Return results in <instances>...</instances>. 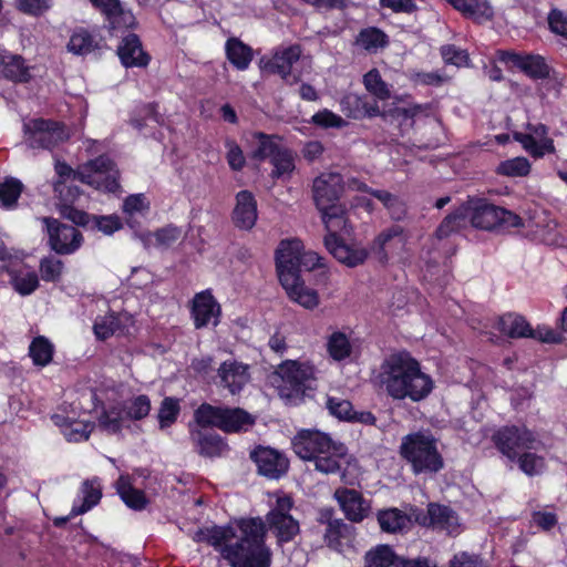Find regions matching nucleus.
I'll return each instance as SVG.
<instances>
[{"mask_svg": "<svg viewBox=\"0 0 567 567\" xmlns=\"http://www.w3.org/2000/svg\"><path fill=\"white\" fill-rule=\"evenodd\" d=\"M54 173L52 187L56 208L62 218L71 220V165L54 156Z\"/></svg>", "mask_w": 567, "mask_h": 567, "instance_id": "aec40b11", "label": "nucleus"}, {"mask_svg": "<svg viewBox=\"0 0 567 567\" xmlns=\"http://www.w3.org/2000/svg\"><path fill=\"white\" fill-rule=\"evenodd\" d=\"M327 352L334 361H343L352 353V344L342 331L332 332L327 340Z\"/></svg>", "mask_w": 567, "mask_h": 567, "instance_id": "603ef678", "label": "nucleus"}, {"mask_svg": "<svg viewBox=\"0 0 567 567\" xmlns=\"http://www.w3.org/2000/svg\"><path fill=\"white\" fill-rule=\"evenodd\" d=\"M326 408L329 413L340 421L349 422L353 412V405L349 400L328 396Z\"/></svg>", "mask_w": 567, "mask_h": 567, "instance_id": "0e129e2a", "label": "nucleus"}, {"mask_svg": "<svg viewBox=\"0 0 567 567\" xmlns=\"http://www.w3.org/2000/svg\"><path fill=\"white\" fill-rule=\"evenodd\" d=\"M125 402L117 401L102 409L97 421L99 426L109 434H118L123 430Z\"/></svg>", "mask_w": 567, "mask_h": 567, "instance_id": "4c0bfd02", "label": "nucleus"}, {"mask_svg": "<svg viewBox=\"0 0 567 567\" xmlns=\"http://www.w3.org/2000/svg\"><path fill=\"white\" fill-rule=\"evenodd\" d=\"M379 379L386 394L395 401L419 403L427 399L435 386L421 362L406 350L393 352L382 361Z\"/></svg>", "mask_w": 567, "mask_h": 567, "instance_id": "7ed1b4c3", "label": "nucleus"}, {"mask_svg": "<svg viewBox=\"0 0 567 567\" xmlns=\"http://www.w3.org/2000/svg\"><path fill=\"white\" fill-rule=\"evenodd\" d=\"M240 535L230 524L198 528L193 540L217 550L230 567H271L272 553L266 543L267 528L260 517L239 518Z\"/></svg>", "mask_w": 567, "mask_h": 567, "instance_id": "f257e3e1", "label": "nucleus"}, {"mask_svg": "<svg viewBox=\"0 0 567 567\" xmlns=\"http://www.w3.org/2000/svg\"><path fill=\"white\" fill-rule=\"evenodd\" d=\"M301 54V45L297 43L277 49L266 62L265 70L271 74L279 75L284 81H288L291 76L292 65L299 61Z\"/></svg>", "mask_w": 567, "mask_h": 567, "instance_id": "b1692460", "label": "nucleus"}, {"mask_svg": "<svg viewBox=\"0 0 567 567\" xmlns=\"http://www.w3.org/2000/svg\"><path fill=\"white\" fill-rule=\"evenodd\" d=\"M1 274H7L12 288L21 296H29L39 287V277L34 271L24 272V266L8 264L0 267Z\"/></svg>", "mask_w": 567, "mask_h": 567, "instance_id": "bb28decb", "label": "nucleus"}, {"mask_svg": "<svg viewBox=\"0 0 567 567\" xmlns=\"http://www.w3.org/2000/svg\"><path fill=\"white\" fill-rule=\"evenodd\" d=\"M181 413L179 399L175 396H165L157 412L159 429L171 427L178 419Z\"/></svg>", "mask_w": 567, "mask_h": 567, "instance_id": "4d7b16f0", "label": "nucleus"}, {"mask_svg": "<svg viewBox=\"0 0 567 567\" xmlns=\"http://www.w3.org/2000/svg\"><path fill=\"white\" fill-rule=\"evenodd\" d=\"M196 441L197 451L202 456L216 457L220 456L223 450L226 447V443L223 437L217 433H204L198 431L196 434H192Z\"/></svg>", "mask_w": 567, "mask_h": 567, "instance_id": "a18cd8bd", "label": "nucleus"}, {"mask_svg": "<svg viewBox=\"0 0 567 567\" xmlns=\"http://www.w3.org/2000/svg\"><path fill=\"white\" fill-rule=\"evenodd\" d=\"M102 484L97 476L85 480L78 491L79 505H73V517L95 507L102 498Z\"/></svg>", "mask_w": 567, "mask_h": 567, "instance_id": "7c9ffc66", "label": "nucleus"}, {"mask_svg": "<svg viewBox=\"0 0 567 567\" xmlns=\"http://www.w3.org/2000/svg\"><path fill=\"white\" fill-rule=\"evenodd\" d=\"M548 29L551 33L567 40V13L553 8L547 16Z\"/></svg>", "mask_w": 567, "mask_h": 567, "instance_id": "774afa93", "label": "nucleus"}, {"mask_svg": "<svg viewBox=\"0 0 567 567\" xmlns=\"http://www.w3.org/2000/svg\"><path fill=\"white\" fill-rule=\"evenodd\" d=\"M424 107L420 104H414L410 107H394L390 111L389 116L392 123H396L401 134L413 128L415 116L421 113Z\"/></svg>", "mask_w": 567, "mask_h": 567, "instance_id": "5fc2aeb1", "label": "nucleus"}, {"mask_svg": "<svg viewBox=\"0 0 567 567\" xmlns=\"http://www.w3.org/2000/svg\"><path fill=\"white\" fill-rule=\"evenodd\" d=\"M121 64L126 69L147 68L152 56L144 50L141 38L133 32L124 35L116 49Z\"/></svg>", "mask_w": 567, "mask_h": 567, "instance_id": "412c9836", "label": "nucleus"}, {"mask_svg": "<svg viewBox=\"0 0 567 567\" xmlns=\"http://www.w3.org/2000/svg\"><path fill=\"white\" fill-rule=\"evenodd\" d=\"M526 133L515 132L513 137L535 159L556 153L554 140L548 136L549 128L543 123H527Z\"/></svg>", "mask_w": 567, "mask_h": 567, "instance_id": "4468645a", "label": "nucleus"}, {"mask_svg": "<svg viewBox=\"0 0 567 567\" xmlns=\"http://www.w3.org/2000/svg\"><path fill=\"white\" fill-rule=\"evenodd\" d=\"M321 218L327 230L323 240L327 250L348 267L362 265L368 258V250L357 245L347 244L343 237L349 236L352 231L346 207L332 206V208L321 212Z\"/></svg>", "mask_w": 567, "mask_h": 567, "instance_id": "39448f33", "label": "nucleus"}, {"mask_svg": "<svg viewBox=\"0 0 567 567\" xmlns=\"http://www.w3.org/2000/svg\"><path fill=\"white\" fill-rule=\"evenodd\" d=\"M279 374L282 380L281 393L288 399H302L316 380L315 367L309 362L285 361L279 367Z\"/></svg>", "mask_w": 567, "mask_h": 567, "instance_id": "9b49d317", "label": "nucleus"}, {"mask_svg": "<svg viewBox=\"0 0 567 567\" xmlns=\"http://www.w3.org/2000/svg\"><path fill=\"white\" fill-rule=\"evenodd\" d=\"M491 442L497 452L507 461L514 462L515 457L525 450L536 447L537 437L526 425H503L495 430Z\"/></svg>", "mask_w": 567, "mask_h": 567, "instance_id": "1a4fd4ad", "label": "nucleus"}, {"mask_svg": "<svg viewBox=\"0 0 567 567\" xmlns=\"http://www.w3.org/2000/svg\"><path fill=\"white\" fill-rule=\"evenodd\" d=\"M355 44L368 52H377L389 45V37L378 27H367L359 31Z\"/></svg>", "mask_w": 567, "mask_h": 567, "instance_id": "79ce46f5", "label": "nucleus"}, {"mask_svg": "<svg viewBox=\"0 0 567 567\" xmlns=\"http://www.w3.org/2000/svg\"><path fill=\"white\" fill-rule=\"evenodd\" d=\"M102 38L83 28L73 31V54L86 55L101 48Z\"/></svg>", "mask_w": 567, "mask_h": 567, "instance_id": "8fccbe9b", "label": "nucleus"}, {"mask_svg": "<svg viewBox=\"0 0 567 567\" xmlns=\"http://www.w3.org/2000/svg\"><path fill=\"white\" fill-rule=\"evenodd\" d=\"M258 218L257 200L255 195L247 189L236 194V205L231 213L234 225L241 230H250Z\"/></svg>", "mask_w": 567, "mask_h": 567, "instance_id": "4be33fe9", "label": "nucleus"}, {"mask_svg": "<svg viewBox=\"0 0 567 567\" xmlns=\"http://www.w3.org/2000/svg\"><path fill=\"white\" fill-rule=\"evenodd\" d=\"M223 408L204 402L194 411V421L203 429H219Z\"/></svg>", "mask_w": 567, "mask_h": 567, "instance_id": "6e6d98bb", "label": "nucleus"}, {"mask_svg": "<svg viewBox=\"0 0 567 567\" xmlns=\"http://www.w3.org/2000/svg\"><path fill=\"white\" fill-rule=\"evenodd\" d=\"M189 312L193 324L198 330L208 326L217 327L223 315L221 306L210 289L195 293L190 301Z\"/></svg>", "mask_w": 567, "mask_h": 567, "instance_id": "2eb2a0df", "label": "nucleus"}, {"mask_svg": "<svg viewBox=\"0 0 567 567\" xmlns=\"http://www.w3.org/2000/svg\"><path fill=\"white\" fill-rule=\"evenodd\" d=\"M255 424V417L240 408H223L219 430L225 433L246 432Z\"/></svg>", "mask_w": 567, "mask_h": 567, "instance_id": "c9c22d12", "label": "nucleus"}, {"mask_svg": "<svg viewBox=\"0 0 567 567\" xmlns=\"http://www.w3.org/2000/svg\"><path fill=\"white\" fill-rule=\"evenodd\" d=\"M120 171L106 174H81V181L93 186L95 189L100 192L109 194L121 193L122 187L120 184Z\"/></svg>", "mask_w": 567, "mask_h": 567, "instance_id": "c03bdc74", "label": "nucleus"}, {"mask_svg": "<svg viewBox=\"0 0 567 567\" xmlns=\"http://www.w3.org/2000/svg\"><path fill=\"white\" fill-rule=\"evenodd\" d=\"M309 123L321 128H343L348 125L344 118L328 109L315 113Z\"/></svg>", "mask_w": 567, "mask_h": 567, "instance_id": "680f3d73", "label": "nucleus"}, {"mask_svg": "<svg viewBox=\"0 0 567 567\" xmlns=\"http://www.w3.org/2000/svg\"><path fill=\"white\" fill-rule=\"evenodd\" d=\"M292 507V497L282 495L277 497L275 506L266 514V527L275 534L279 544L292 542L300 533L299 522L290 514Z\"/></svg>", "mask_w": 567, "mask_h": 567, "instance_id": "9d476101", "label": "nucleus"}, {"mask_svg": "<svg viewBox=\"0 0 567 567\" xmlns=\"http://www.w3.org/2000/svg\"><path fill=\"white\" fill-rule=\"evenodd\" d=\"M400 455L410 465L413 474L437 473L444 460L437 449V440L430 431H417L402 437Z\"/></svg>", "mask_w": 567, "mask_h": 567, "instance_id": "423d86ee", "label": "nucleus"}, {"mask_svg": "<svg viewBox=\"0 0 567 567\" xmlns=\"http://www.w3.org/2000/svg\"><path fill=\"white\" fill-rule=\"evenodd\" d=\"M291 447L298 457L313 462L315 470L326 475L340 472L341 461L348 455L344 443L317 429L299 430L291 440Z\"/></svg>", "mask_w": 567, "mask_h": 567, "instance_id": "20e7f679", "label": "nucleus"}, {"mask_svg": "<svg viewBox=\"0 0 567 567\" xmlns=\"http://www.w3.org/2000/svg\"><path fill=\"white\" fill-rule=\"evenodd\" d=\"M467 218L466 207L463 203L443 218L435 230V237L437 239H444L460 231L465 226Z\"/></svg>", "mask_w": 567, "mask_h": 567, "instance_id": "37998d69", "label": "nucleus"}, {"mask_svg": "<svg viewBox=\"0 0 567 567\" xmlns=\"http://www.w3.org/2000/svg\"><path fill=\"white\" fill-rule=\"evenodd\" d=\"M220 384L231 394L239 393L249 380L248 367L237 361H225L218 369Z\"/></svg>", "mask_w": 567, "mask_h": 567, "instance_id": "cd10ccee", "label": "nucleus"}, {"mask_svg": "<svg viewBox=\"0 0 567 567\" xmlns=\"http://www.w3.org/2000/svg\"><path fill=\"white\" fill-rule=\"evenodd\" d=\"M440 53L446 64L455 65L457 68L465 66L470 62V56L466 50H463L455 44H445L440 48Z\"/></svg>", "mask_w": 567, "mask_h": 567, "instance_id": "e2e57ef3", "label": "nucleus"}, {"mask_svg": "<svg viewBox=\"0 0 567 567\" xmlns=\"http://www.w3.org/2000/svg\"><path fill=\"white\" fill-rule=\"evenodd\" d=\"M249 456L256 464L258 474L269 480H279L289 470V460L282 452L272 447L258 445Z\"/></svg>", "mask_w": 567, "mask_h": 567, "instance_id": "dca6fc26", "label": "nucleus"}, {"mask_svg": "<svg viewBox=\"0 0 567 567\" xmlns=\"http://www.w3.org/2000/svg\"><path fill=\"white\" fill-rule=\"evenodd\" d=\"M48 235V245L58 255L71 254V238L68 231L70 227L53 217H43Z\"/></svg>", "mask_w": 567, "mask_h": 567, "instance_id": "c85d7f7f", "label": "nucleus"}, {"mask_svg": "<svg viewBox=\"0 0 567 567\" xmlns=\"http://www.w3.org/2000/svg\"><path fill=\"white\" fill-rule=\"evenodd\" d=\"M148 236H153L155 238L158 247L167 248L181 238L182 229L173 224H168L156 229L154 233H150Z\"/></svg>", "mask_w": 567, "mask_h": 567, "instance_id": "338daca9", "label": "nucleus"}, {"mask_svg": "<svg viewBox=\"0 0 567 567\" xmlns=\"http://www.w3.org/2000/svg\"><path fill=\"white\" fill-rule=\"evenodd\" d=\"M497 329L512 339L529 338L533 328L525 317L516 313L503 315L497 323Z\"/></svg>", "mask_w": 567, "mask_h": 567, "instance_id": "58836bf2", "label": "nucleus"}, {"mask_svg": "<svg viewBox=\"0 0 567 567\" xmlns=\"http://www.w3.org/2000/svg\"><path fill=\"white\" fill-rule=\"evenodd\" d=\"M498 59L506 65L518 69L534 81L550 76L551 66L540 54L502 50L498 51Z\"/></svg>", "mask_w": 567, "mask_h": 567, "instance_id": "ddd939ff", "label": "nucleus"}, {"mask_svg": "<svg viewBox=\"0 0 567 567\" xmlns=\"http://www.w3.org/2000/svg\"><path fill=\"white\" fill-rule=\"evenodd\" d=\"M495 172L501 176L525 177L530 173V163L526 157L518 156L502 161Z\"/></svg>", "mask_w": 567, "mask_h": 567, "instance_id": "bf43d9fd", "label": "nucleus"}, {"mask_svg": "<svg viewBox=\"0 0 567 567\" xmlns=\"http://www.w3.org/2000/svg\"><path fill=\"white\" fill-rule=\"evenodd\" d=\"M125 402V419L130 421H141L148 416L152 404L148 395L140 394Z\"/></svg>", "mask_w": 567, "mask_h": 567, "instance_id": "052dcab7", "label": "nucleus"}, {"mask_svg": "<svg viewBox=\"0 0 567 567\" xmlns=\"http://www.w3.org/2000/svg\"><path fill=\"white\" fill-rule=\"evenodd\" d=\"M355 536L353 525L344 523L343 519H334L326 527L323 540L330 549L343 553L346 548L353 547Z\"/></svg>", "mask_w": 567, "mask_h": 567, "instance_id": "393cba45", "label": "nucleus"}, {"mask_svg": "<svg viewBox=\"0 0 567 567\" xmlns=\"http://www.w3.org/2000/svg\"><path fill=\"white\" fill-rule=\"evenodd\" d=\"M399 555L389 544L371 547L363 556V567H394Z\"/></svg>", "mask_w": 567, "mask_h": 567, "instance_id": "ea45409f", "label": "nucleus"}, {"mask_svg": "<svg viewBox=\"0 0 567 567\" xmlns=\"http://www.w3.org/2000/svg\"><path fill=\"white\" fill-rule=\"evenodd\" d=\"M225 55L236 70L245 71L254 59V50L239 38L230 37L225 43Z\"/></svg>", "mask_w": 567, "mask_h": 567, "instance_id": "e433bc0d", "label": "nucleus"}, {"mask_svg": "<svg viewBox=\"0 0 567 567\" xmlns=\"http://www.w3.org/2000/svg\"><path fill=\"white\" fill-rule=\"evenodd\" d=\"M109 23L112 31L133 30L137 27L135 16L126 10L121 0H89Z\"/></svg>", "mask_w": 567, "mask_h": 567, "instance_id": "a211bd4d", "label": "nucleus"}, {"mask_svg": "<svg viewBox=\"0 0 567 567\" xmlns=\"http://www.w3.org/2000/svg\"><path fill=\"white\" fill-rule=\"evenodd\" d=\"M323 258L315 251H305L299 239H284L279 243L276 254V270L288 298L301 307L312 310L319 305L317 290L306 286L302 271L322 268Z\"/></svg>", "mask_w": 567, "mask_h": 567, "instance_id": "f03ea898", "label": "nucleus"}, {"mask_svg": "<svg viewBox=\"0 0 567 567\" xmlns=\"http://www.w3.org/2000/svg\"><path fill=\"white\" fill-rule=\"evenodd\" d=\"M73 225L84 230L101 231L112 235L122 228L121 219L115 215L96 216L73 207Z\"/></svg>", "mask_w": 567, "mask_h": 567, "instance_id": "a878e982", "label": "nucleus"}, {"mask_svg": "<svg viewBox=\"0 0 567 567\" xmlns=\"http://www.w3.org/2000/svg\"><path fill=\"white\" fill-rule=\"evenodd\" d=\"M23 135L28 147L48 151H52L69 137L64 123L43 117L24 122Z\"/></svg>", "mask_w": 567, "mask_h": 567, "instance_id": "6e6552de", "label": "nucleus"}, {"mask_svg": "<svg viewBox=\"0 0 567 567\" xmlns=\"http://www.w3.org/2000/svg\"><path fill=\"white\" fill-rule=\"evenodd\" d=\"M14 8L30 17H41L51 8V0H14Z\"/></svg>", "mask_w": 567, "mask_h": 567, "instance_id": "69168bd1", "label": "nucleus"}, {"mask_svg": "<svg viewBox=\"0 0 567 567\" xmlns=\"http://www.w3.org/2000/svg\"><path fill=\"white\" fill-rule=\"evenodd\" d=\"M252 137L258 141V146L251 152L250 157L258 162L270 161L284 146L278 143L281 137L276 134L257 131Z\"/></svg>", "mask_w": 567, "mask_h": 567, "instance_id": "a19ab883", "label": "nucleus"}, {"mask_svg": "<svg viewBox=\"0 0 567 567\" xmlns=\"http://www.w3.org/2000/svg\"><path fill=\"white\" fill-rule=\"evenodd\" d=\"M409 233L400 225H392L383 229L372 241L370 251L382 265L393 257L400 259L408 254Z\"/></svg>", "mask_w": 567, "mask_h": 567, "instance_id": "f8f14e48", "label": "nucleus"}, {"mask_svg": "<svg viewBox=\"0 0 567 567\" xmlns=\"http://www.w3.org/2000/svg\"><path fill=\"white\" fill-rule=\"evenodd\" d=\"M341 176L338 174H322L315 178L312 184V197L316 207L321 213L340 206L339 198L343 190Z\"/></svg>", "mask_w": 567, "mask_h": 567, "instance_id": "f3484780", "label": "nucleus"}, {"mask_svg": "<svg viewBox=\"0 0 567 567\" xmlns=\"http://www.w3.org/2000/svg\"><path fill=\"white\" fill-rule=\"evenodd\" d=\"M54 347L48 338L44 336H38L33 338L29 346V355L32 359L34 365H48L52 361Z\"/></svg>", "mask_w": 567, "mask_h": 567, "instance_id": "3c124183", "label": "nucleus"}, {"mask_svg": "<svg viewBox=\"0 0 567 567\" xmlns=\"http://www.w3.org/2000/svg\"><path fill=\"white\" fill-rule=\"evenodd\" d=\"M513 463L517 464L518 468L529 477L542 474L546 467L545 457L532 452V450L523 451Z\"/></svg>", "mask_w": 567, "mask_h": 567, "instance_id": "864d4df0", "label": "nucleus"}, {"mask_svg": "<svg viewBox=\"0 0 567 567\" xmlns=\"http://www.w3.org/2000/svg\"><path fill=\"white\" fill-rule=\"evenodd\" d=\"M23 184L14 177H6L0 183V207L7 210L14 209L23 192Z\"/></svg>", "mask_w": 567, "mask_h": 567, "instance_id": "de8ad7c7", "label": "nucleus"}, {"mask_svg": "<svg viewBox=\"0 0 567 567\" xmlns=\"http://www.w3.org/2000/svg\"><path fill=\"white\" fill-rule=\"evenodd\" d=\"M0 72L4 79L14 83H28L32 79L30 66L19 54H3L0 60Z\"/></svg>", "mask_w": 567, "mask_h": 567, "instance_id": "f704fd0d", "label": "nucleus"}, {"mask_svg": "<svg viewBox=\"0 0 567 567\" xmlns=\"http://www.w3.org/2000/svg\"><path fill=\"white\" fill-rule=\"evenodd\" d=\"M342 113L353 120L372 118L381 114L378 101L368 95L346 94L340 101Z\"/></svg>", "mask_w": 567, "mask_h": 567, "instance_id": "5701e85b", "label": "nucleus"}, {"mask_svg": "<svg viewBox=\"0 0 567 567\" xmlns=\"http://www.w3.org/2000/svg\"><path fill=\"white\" fill-rule=\"evenodd\" d=\"M127 319L126 316L113 311L99 316L93 324L96 339L105 341L114 334H124L127 331Z\"/></svg>", "mask_w": 567, "mask_h": 567, "instance_id": "2f4dec72", "label": "nucleus"}, {"mask_svg": "<svg viewBox=\"0 0 567 567\" xmlns=\"http://www.w3.org/2000/svg\"><path fill=\"white\" fill-rule=\"evenodd\" d=\"M363 192L380 200L393 219L399 220L405 215V206L399 196L384 189H374L368 186Z\"/></svg>", "mask_w": 567, "mask_h": 567, "instance_id": "09e8293b", "label": "nucleus"}, {"mask_svg": "<svg viewBox=\"0 0 567 567\" xmlns=\"http://www.w3.org/2000/svg\"><path fill=\"white\" fill-rule=\"evenodd\" d=\"M464 204L470 223L474 228L505 231L511 228L524 227V220L519 215L491 203L485 197L470 196Z\"/></svg>", "mask_w": 567, "mask_h": 567, "instance_id": "0eeeda50", "label": "nucleus"}, {"mask_svg": "<svg viewBox=\"0 0 567 567\" xmlns=\"http://www.w3.org/2000/svg\"><path fill=\"white\" fill-rule=\"evenodd\" d=\"M363 85L377 100L385 101L390 99L391 92L388 84L382 79L380 71L375 68L371 69L363 75Z\"/></svg>", "mask_w": 567, "mask_h": 567, "instance_id": "13d9d810", "label": "nucleus"}, {"mask_svg": "<svg viewBox=\"0 0 567 567\" xmlns=\"http://www.w3.org/2000/svg\"><path fill=\"white\" fill-rule=\"evenodd\" d=\"M115 488L123 503L133 511H143L150 503L145 492L133 486L130 475H120Z\"/></svg>", "mask_w": 567, "mask_h": 567, "instance_id": "473e14b6", "label": "nucleus"}, {"mask_svg": "<svg viewBox=\"0 0 567 567\" xmlns=\"http://www.w3.org/2000/svg\"><path fill=\"white\" fill-rule=\"evenodd\" d=\"M375 517L381 532L385 534H401L411 524L410 516L396 507L379 509Z\"/></svg>", "mask_w": 567, "mask_h": 567, "instance_id": "72a5a7b5", "label": "nucleus"}, {"mask_svg": "<svg viewBox=\"0 0 567 567\" xmlns=\"http://www.w3.org/2000/svg\"><path fill=\"white\" fill-rule=\"evenodd\" d=\"M333 496L344 517L351 523L363 522L371 512L370 501L354 488L339 487L334 491Z\"/></svg>", "mask_w": 567, "mask_h": 567, "instance_id": "6ab92c4d", "label": "nucleus"}, {"mask_svg": "<svg viewBox=\"0 0 567 567\" xmlns=\"http://www.w3.org/2000/svg\"><path fill=\"white\" fill-rule=\"evenodd\" d=\"M422 526H431L451 533L457 525L456 513L447 505L430 503L427 505V515L419 519Z\"/></svg>", "mask_w": 567, "mask_h": 567, "instance_id": "c756f323", "label": "nucleus"}, {"mask_svg": "<svg viewBox=\"0 0 567 567\" xmlns=\"http://www.w3.org/2000/svg\"><path fill=\"white\" fill-rule=\"evenodd\" d=\"M269 162L274 167L270 173L274 179L289 178L296 169L295 154L287 146H282Z\"/></svg>", "mask_w": 567, "mask_h": 567, "instance_id": "49530a36", "label": "nucleus"}]
</instances>
